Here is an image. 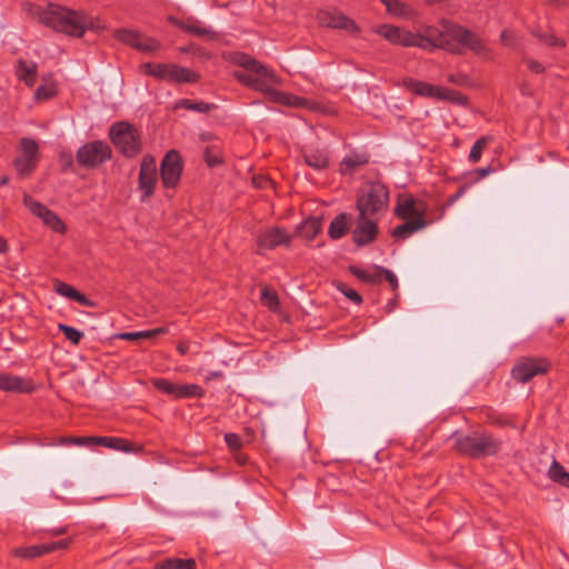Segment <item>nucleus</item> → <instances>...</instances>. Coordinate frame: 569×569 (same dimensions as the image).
I'll return each mask as SVG.
<instances>
[{
  "mask_svg": "<svg viewBox=\"0 0 569 569\" xmlns=\"http://www.w3.org/2000/svg\"><path fill=\"white\" fill-rule=\"evenodd\" d=\"M0 390L7 392H31L33 385L30 380L22 377L0 372Z\"/></svg>",
  "mask_w": 569,
  "mask_h": 569,
  "instance_id": "nucleus-21",
  "label": "nucleus"
},
{
  "mask_svg": "<svg viewBox=\"0 0 569 569\" xmlns=\"http://www.w3.org/2000/svg\"><path fill=\"white\" fill-rule=\"evenodd\" d=\"M94 437H68L61 438L60 443L62 445H74V446H91L94 442Z\"/></svg>",
  "mask_w": 569,
  "mask_h": 569,
  "instance_id": "nucleus-45",
  "label": "nucleus"
},
{
  "mask_svg": "<svg viewBox=\"0 0 569 569\" xmlns=\"http://www.w3.org/2000/svg\"><path fill=\"white\" fill-rule=\"evenodd\" d=\"M177 349L181 355H186L188 351V346L184 343H180Z\"/></svg>",
  "mask_w": 569,
  "mask_h": 569,
  "instance_id": "nucleus-58",
  "label": "nucleus"
},
{
  "mask_svg": "<svg viewBox=\"0 0 569 569\" xmlns=\"http://www.w3.org/2000/svg\"><path fill=\"white\" fill-rule=\"evenodd\" d=\"M348 216L346 213L338 214L330 223L328 233L332 239H340L349 229Z\"/></svg>",
  "mask_w": 569,
  "mask_h": 569,
  "instance_id": "nucleus-32",
  "label": "nucleus"
},
{
  "mask_svg": "<svg viewBox=\"0 0 569 569\" xmlns=\"http://www.w3.org/2000/svg\"><path fill=\"white\" fill-rule=\"evenodd\" d=\"M481 173L485 176V174H488L489 173V169H482L481 170Z\"/></svg>",
  "mask_w": 569,
  "mask_h": 569,
  "instance_id": "nucleus-61",
  "label": "nucleus"
},
{
  "mask_svg": "<svg viewBox=\"0 0 569 569\" xmlns=\"http://www.w3.org/2000/svg\"><path fill=\"white\" fill-rule=\"evenodd\" d=\"M151 383L160 392L176 399L202 398L204 396L203 388L196 383L179 385L164 378H153Z\"/></svg>",
  "mask_w": 569,
  "mask_h": 569,
  "instance_id": "nucleus-10",
  "label": "nucleus"
},
{
  "mask_svg": "<svg viewBox=\"0 0 569 569\" xmlns=\"http://www.w3.org/2000/svg\"><path fill=\"white\" fill-rule=\"evenodd\" d=\"M405 223L397 226L392 230V236L398 239H406L411 236L413 232L421 230L426 227V221L423 217H418L416 219H407Z\"/></svg>",
  "mask_w": 569,
  "mask_h": 569,
  "instance_id": "nucleus-26",
  "label": "nucleus"
},
{
  "mask_svg": "<svg viewBox=\"0 0 569 569\" xmlns=\"http://www.w3.org/2000/svg\"><path fill=\"white\" fill-rule=\"evenodd\" d=\"M337 288L356 305H360L362 302L361 296L356 290L348 288L343 283H339Z\"/></svg>",
  "mask_w": 569,
  "mask_h": 569,
  "instance_id": "nucleus-47",
  "label": "nucleus"
},
{
  "mask_svg": "<svg viewBox=\"0 0 569 569\" xmlns=\"http://www.w3.org/2000/svg\"><path fill=\"white\" fill-rule=\"evenodd\" d=\"M421 41L420 33L418 32H411L407 29H403L402 33L399 37V40L397 42V46L402 47H417L420 49V47H426L425 43H419Z\"/></svg>",
  "mask_w": 569,
  "mask_h": 569,
  "instance_id": "nucleus-35",
  "label": "nucleus"
},
{
  "mask_svg": "<svg viewBox=\"0 0 569 569\" xmlns=\"http://www.w3.org/2000/svg\"><path fill=\"white\" fill-rule=\"evenodd\" d=\"M548 476L553 482L569 488V472L558 461H552Z\"/></svg>",
  "mask_w": 569,
  "mask_h": 569,
  "instance_id": "nucleus-34",
  "label": "nucleus"
},
{
  "mask_svg": "<svg viewBox=\"0 0 569 569\" xmlns=\"http://www.w3.org/2000/svg\"><path fill=\"white\" fill-rule=\"evenodd\" d=\"M8 181H9V178H8L7 176H3V177L0 179V184H1V186H4V184H7V183H8Z\"/></svg>",
  "mask_w": 569,
  "mask_h": 569,
  "instance_id": "nucleus-59",
  "label": "nucleus"
},
{
  "mask_svg": "<svg viewBox=\"0 0 569 569\" xmlns=\"http://www.w3.org/2000/svg\"><path fill=\"white\" fill-rule=\"evenodd\" d=\"M53 287H54V290H56L57 293H59L62 297L69 298L71 300H73V298H74V296H76V293L78 291L73 287H71L70 284H68L66 282H62V281H59V280H56L53 282Z\"/></svg>",
  "mask_w": 569,
  "mask_h": 569,
  "instance_id": "nucleus-43",
  "label": "nucleus"
},
{
  "mask_svg": "<svg viewBox=\"0 0 569 569\" xmlns=\"http://www.w3.org/2000/svg\"><path fill=\"white\" fill-rule=\"evenodd\" d=\"M301 152L305 163L316 170H323L329 164V152L325 148L306 147Z\"/></svg>",
  "mask_w": 569,
  "mask_h": 569,
  "instance_id": "nucleus-22",
  "label": "nucleus"
},
{
  "mask_svg": "<svg viewBox=\"0 0 569 569\" xmlns=\"http://www.w3.org/2000/svg\"><path fill=\"white\" fill-rule=\"evenodd\" d=\"M527 66L535 73H541L545 71L543 66L536 60H531V59L527 60Z\"/></svg>",
  "mask_w": 569,
  "mask_h": 569,
  "instance_id": "nucleus-54",
  "label": "nucleus"
},
{
  "mask_svg": "<svg viewBox=\"0 0 569 569\" xmlns=\"http://www.w3.org/2000/svg\"><path fill=\"white\" fill-rule=\"evenodd\" d=\"M93 442V445L104 446L124 452H129L131 450V442L122 438L94 437Z\"/></svg>",
  "mask_w": 569,
  "mask_h": 569,
  "instance_id": "nucleus-33",
  "label": "nucleus"
},
{
  "mask_svg": "<svg viewBox=\"0 0 569 569\" xmlns=\"http://www.w3.org/2000/svg\"><path fill=\"white\" fill-rule=\"evenodd\" d=\"M396 213L402 219H416L423 217V209L418 206L412 197H406L398 201Z\"/></svg>",
  "mask_w": 569,
  "mask_h": 569,
  "instance_id": "nucleus-25",
  "label": "nucleus"
},
{
  "mask_svg": "<svg viewBox=\"0 0 569 569\" xmlns=\"http://www.w3.org/2000/svg\"><path fill=\"white\" fill-rule=\"evenodd\" d=\"M58 329L61 332H63L66 338L68 340H70L73 345H78L80 342L81 338L83 337V333L81 331H79L78 329H76L73 327L67 326V325L60 323L58 326Z\"/></svg>",
  "mask_w": 569,
  "mask_h": 569,
  "instance_id": "nucleus-42",
  "label": "nucleus"
},
{
  "mask_svg": "<svg viewBox=\"0 0 569 569\" xmlns=\"http://www.w3.org/2000/svg\"><path fill=\"white\" fill-rule=\"evenodd\" d=\"M456 448L463 455L482 458L495 455L499 450L500 443L489 435L473 432L458 437Z\"/></svg>",
  "mask_w": 569,
  "mask_h": 569,
  "instance_id": "nucleus-7",
  "label": "nucleus"
},
{
  "mask_svg": "<svg viewBox=\"0 0 569 569\" xmlns=\"http://www.w3.org/2000/svg\"><path fill=\"white\" fill-rule=\"evenodd\" d=\"M161 44L157 39L146 37L143 34H139V39L136 44L137 50L148 53L159 50Z\"/></svg>",
  "mask_w": 569,
  "mask_h": 569,
  "instance_id": "nucleus-37",
  "label": "nucleus"
},
{
  "mask_svg": "<svg viewBox=\"0 0 569 569\" xmlns=\"http://www.w3.org/2000/svg\"><path fill=\"white\" fill-rule=\"evenodd\" d=\"M71 540L62 539L59 541L33 545L29 547H21L12 550V555L23 559H34L46 553L53 552L58 549H66L69 547Z\"/></svg>",
  "mask_w": 569,
  "mask_h": 569,
  "instance_id": "nucleus-19",
  "label": "nucleus"
},
{
  "mask_svg": "<svg viewBox=\"0 0 569 569\" xmlns=\"http://www.w3.org/2000/svg\"><path fill=\"white\" fill-rule=\"evenodd\" d=\"M267 96L271 101L287 107L303 108L312 111H318L320 109L319 103L316 101L308 100L297 94L282 92L271 87L269 88Z\"/></svg>",
  "mask_w": 569,
  "mask_h": 569,
  "instance_id": "nucleus-18",
  "label": "nucleus"
},
{
  "mask_svg": "<svg viewBox=\"0 0 569 569\" xmlns=\"http://www.w3.org/2000/svg\"><path fill=\"white\" fill-rule=\"evenodd\" d=\"M171 20L180 29H182L186 32H189L191 34H194L197 37L208 38V39H216L217 38V33L212 29L206 28V27H201V26H199V23L197 21H194V22H182V21H176L173 19H171Z\"/></svg>",
  "mask_w": 569,
  "mask_h": 569,
  "instance_id": "nucleus-28",
  "label": "nucleus"
},
{
  "mask_svg": "<svg viewBox=\"0 0 569 569\" xmlns=\"http://www.w3.org/2000/svg\"><path fill=\"white\" fill-rule=\"evenodd\" d=\"M317 19L320 24L328 28L346 30L352 34H358L360 32V28L356 21L337 9L321 10L318 12Z\"/></svg>",
  "mask_w": 569,
  "mask_h": 569,
  "instance_id": "nucleus-16",
  "label": "nucleus"
},
{
  "mask_svg": "<svg viewBox=\"0 0 569 569\" xmlns=\"http://www.w3.org/2000/svg\"><path fill=\"white\" fill-rule=\"evenodd\" d=\"M322 229V219L319 217L305 220L299 227V234L307 241L313 240Z\"/></svg>",
  "mask_w": 569,
  "mask_h": 569,
  "instance_id": "nucleus-27",
  "label": "nucleus"
},
{
  "mask_svg": "<svg viewBox=\"0 0 569 569\" xmlns=\"http://www.w3.org/2000/svg\"><path fill=\"white\" fill-rule=\"evenodd\" d=\"M17 76L20 80H22L27 86L31 87L36 82L37 77V66L31 61H19Z\"/></svg>",
  "mask_w": 569,
  "mask_h": 569,
  "instance_id": "nucleus-30",
  "label": "nucleus"
},
{
  "mask_svg": "<svg viewBox=\"0 0 569 569\" xmlns=\"http://www.w3.org/2000/svg\"><path fill=\"white\" fill-rule=\"evenodd\" d=\"M492 138L489 136L481 137L478 139L475 144L471 147L469 153V160L472 163H476L480 160L482 151L487 148V146L491 142Z\"/></svg>",
  "mask_w": 569,
  "mask_h": 569,
  "instance_id": "nucleus-36",
  "label": "nucleus"
},
{
  "mask_svg": "<svg viewBox=\"0 0 569 569\" xmlns=\"http://www.w3.org/2000/svg\"><path fill=\"white\" fill-rule=\"evenodd\" d=\"M449 80H450L451 82H455V81H456V80H455V77H450V79H449Z\"/></svg>",
  "mask_w": 569,
  "mask_h": 569,
  "instance_id": "nucleus-62",
  "label": "nucleus"
},
{
  "mask_svg": "<svg viewBox=\"0 0 569 569\" xmlns=\"http://www.w3.org/2000/svg\"><path fill=\"white\" fill-rule=\"evenodd\" d=\"M386 280L389 282L390 287L395 290L398 288V279L393 272L390 270H383Z\"/></svg>",
  "mask_w": 569,
  "mask_h": 569,
  "instance_id": "nucleus-52",
  "label": "nucleus"
},
{
  "mask_svg": "<svg viewBox=\"0 0 569 569\" xmlns=\"http://www.w3.org/2000/svg\"><path fill=\"white\" fill-rule=\"evenodd\" d=\"M402 87L412 94L429 98L433 100L451 101L457 104H465L467 99L461 93L450 90L446 87L431 84L413 78H405Z\"/></svg>",
  "mask_w": 569,
  "mask_h": 569,
  "instance_id": "nucleus-5",
  "label": "nucleus"
},
{
  "mask_svg": "<svg viewBox=\"0 0 569 569\" xmlns=\"http://www.w3.org/2000/svg\"><path fill=\"white\" fill-rule=\"evenodd\" d=\"M154 569H197L196 560L192 558H167L154 565Z\"/></svg>",
  "mask_w": 569,
  "mask_h": 569,
  "instance_id": "nucleus-29",
  "label": "nucleus"
},
{
  "mask_svg": "<svg viewBox=\"0 0 569 569\" xmlns=\"http://www.w3.org/2000/svg\"><path fill=\"white\" fill-rule=\"evenodd\" d=\"M158 181L156 160L152 156H143L139 170V190L142 192L141 200H146L153 194Z\"/></svg>",
  "mask_w": 569,
  "mask_h": 569,
  "instance_id": "nucleus-15",
  "label": "nucleus"
},
{
  "mask_svg": "<svg viewBox=\"0 0 569 569\" xmlns=\"http://www.w3.org/2000/svg\"><path fill=\"white\" fill-rule=\"evenodd\" d=\"M551 365L543 358H523L511 370L515 380L526 383L538 375L547 373Z\"/></svg>",
  "mask_w": 569,
  "mask_h": 569,
  "instance_id": "nucleus-12",
  "label": "nucleus"
},
{
  "mask_svg": "<svg viewBox=\"0 0 569 569\" xmlns=\"http://www.w3.org/2000/svg\"><path fill=\"white\" fill-rule=\"evenodd\" d=\"M204 160L210 167H214L222 161V157L219 150L207 148L204 151Z\"/></svg>",
  "mask_w": 569,
  "mask_h": 569,
  "instance_id": "nucleus-46",
  "label": "nucleus"
},
{
  "mask_svg": "<svg viewBox=\"0 0 569 569\" xmlns=\"http://www.w3.org/2000/svg\"><path fill=\"white\" fill-rule=\"evenodd\" d=\"M8 249L7 242L3 238L0 237V253L6 252Z\"/></svg>",
  "mask_w": 569,
  "mask_h": 569,
  "instance_id": "nucleus-57",
  "label": "nucleus"
},
{
  "mask_svg": "<svg viewBox=\"0 0 569 569\" xmlns=\"http://www.w3.org/2000/svg\"><path fill=\"white\" fill-rule=\"evenodd\" d=\"M291 236L279 227H272L261 231L257 238L258 252L262 253L264 250H272L278 246H289Z\"/></svg>",
  "mask_w": 569,
  "mask_h": 569,
  "instance_id": "nucleus-17",
  "label": "nucleus"
},
{
  "mask_svg": "<svg viewBox=\"0 0 569 569\" xmlns=\"http://www.w3.org/2000/svg\"><path fill=\"white\" fill-rule=\"evenodd\" d=\"M375 219L373 216H361L359 213L358 224L353 232V239L358 244H367L376 238L378 228Z\"/></svg>",
  "mask_w": 569,
  "mask_h": 569,
  "instance_id": "nucleus-20",
  "label": "nucleus"
},
{
  "mask_svg": "<svg viewBox=\"0 0 569 569\" xmlns=\"http://www.w3.org/2000/svg\"><path fill=\"white\" fill-rule=\"evenodd\" d=\"M120 339L123 340H137V339H148V333L146 331H134V332H124L119 336Z\"/></svg>",
  "mask_w": 569,
  "mask_h": 569,
  "instance_id": "nucleus-49",
  "label": "nucleus"
},
{
  "mask_svg": "<svg viewBox=\"0 0 569 569\" xmlns=\"http://www.w3.org/2000/svg\"><path fill=\"white\" fill-rule=\"evenodd\" d=\"M369 162V158L363 152H351L346 156L341 162L339 171L341 174H352L358 169L362 168Z\"/></svg>",
  "mask_w": 569,
  "mask_h": 569,
  "instance_id": "nucleus-24",
  "label": "nucleus"
},
{
  "mask_svg": "<svg viewBox=\"0 0 569 569\" xmlns=\"http://www.w3.org/2000/svg\"><path fill=\"white\" fill-rule=\"evenodd\" d=\"M177 107H182L188 110L197 111V112H209L214 108L213 104L206 102H193L191 100L184 99L177 103Z\"/></svg>",
  "mask_w": 569,
  "mask_h": 569,
  "instance_id": "nucleus-39",
  "label": "nucleus"
},
{
  "mask_svg": "<svg viewBox=\"0 0 569 569\" xmlns=\"http://www.w3.org/2000/svg\"><path fill=\"white\" fill-rule=\"evenodd\" d=\"M111 157L110 147L103 141H93L82 146L77 152V160L84 167H97Z\"/></svg>",
  "mask_w": 569,
  "mask_h": 569,
  "instance_id": "nucleus-14",
  "label": "nucleus"
},
{
  "mask_svg": "<svg viewBox=\"0 0 569 569\" xmlns=\"http://www.w3.org/2000/svg\"><path fill=\"white\" fill-rule=\"evenodd\" d=\"M386 6L387 12L399 19L410 20L417 17V11L408 3L400 0H380Z\"/></svg>",
  "mask_w": 569,
  "mask_h": 569,
  "instance_id": "nucleus-23",
  "label": "nucleus"
},
{
  "mask_svg": "<svg viewBox=\"0 0 569 569\" xmlns=\"http://www.w3.org/2000/svg\"><path fill=\"white\" fill-rule=\"evenodd\" d=\"M74 301L79 302L81 306H84V307H94V302L91 301L90 299H88L84 295H82L81 292L77 291L74 298H73Z\"/></svg>",
  "mask_w": 569,
  "mask_h": 569,
  "instance_id": "nucleus-50",
  "label": "nucleus"
},
{
  "mask_svg": "<svg viewBox=\"0 0 569 569\" xmlns=\"http://www.w3.org/2000/svg\"><path fill=\"white\" fill-rule=\"evenodd\" d=\"M40 158L39 146L31 138H22L19 143V154L13 161L18 174L28 177L37 167Z\"/></svg>",
  "mask_w": 569,
  "mask_h": 569,
  "instance_id": "nucleus-9",
  "label": "nucleus"
},
{
  "mask_svg": "<svg viewBox=\"0 0 569 569\" xmlns=\"http://www.w3.org/2000/svg\"><path fill=\"white\" fill-rule=\"evenodd\" d=\"M167 332H168V328L167 327H159V328H156V329H152V330H147L148 339L149 338H153V337L159 336V335H164Z\"/></svg>",
  "mask_w": 569,
  "mask_h": 569,
  "instance_id": "nucleus-55",
  "label": "nucleus"
},
{
  "mask_svg": "<svg viewBox=\"0 0 569 569\" xmlns=\"http://www.w3.org/2000/svg\"><path fill=\"white\" fill-rule=\"evenodd\" d=\"M56 94V86L53 82H44L34 93L37 100H47Z\"/></svg>",
  "mask_w": 569,
  "mask_h": 569,
  "instance_id": "nucleus-41",
  "label": "nucleus"
},
{
  "mask_svg": "<svg viewBox=\"0 0 569 569\" xmlns=\"http://www.w3.org/2000/svg\"><path fill=\"white\" fill-rule=\"evenodd\" d=\"M232 62L242 67L246 71H234L233 77L242 84L253 88L267 96L270 83H280L279 78L268 67L250 56L236 52Z\"/></svg>",
  "mask_w": 569,
  "mask_h": 569,
  "instance_id": "nucleus-3",
  "label": "nucleus"
},
{
  "mask_svg": "<svg viewBox=\"0 0 569 569\" xmlns=\"http://www.w3.org/2000/svg\"><path fill=\"white\" fill-rule=\"evenodd\" d=\"M139 34V32L130 29H118L114 31V38L133 48H136Z\"/></svg>",
  "mask_w": 569,
  "mask_h": 569,
  "instance_id": "nucleus-38",
  "label": "nucleus"
},
{
  "mask_svg": "<svg viewBox=\"0 0 569 569\" xmlns=\"http://www.w3.org/2000/svg\"><path fill=\"white\" fill-rule=\"evenodd\" d=\"M109 137L119 152L126 157H134L141 150L140 134L129 122L120 121L112 124Z\"/></svg>",
  "mask_w": 569,
  "mask_h": 569,
  "instance_id": "nucleus-8",
  "label": "nucleus"
},
{
  "mask_svg": "<svg viewBox=\"0 0 569 569\" xmlns=\"http://www.w3.org/2000/svg\"><path fill=\"white\" fill-rule=\"evenodd\" d=\"M402 31H403V28L388 24V23L379 24L373 28L375 33L382 37L383 39H386L387 41H389L392 44H397Z\"/></svg>",
  "mask_w": 569,
  "mask_h": 569,
  "instance_id": "nucleus-31",
  "label": "nucleus"
},
{
  "mask_svg": "<svg viewBox=\"0 0 569 569\" xmlns=\"http://www.w3.org/2000/svg\"><path fill=\"white\" fill-rule=\"evenodd\" d=\"M500 40L501 42L505 44V46H508V47H511L513 46V42H515V38H513V34L508 31V30H503L500 34Z\"/></svg>",
  "mask_w": 569,
  "mask_h": 569,
  "instance_id": "nucleus-51",
  "label": "nucleus"
},
{
  "mask_svg": "<svg viewBox=\"0 0 569 569\" xmlns=\"http://www.w3.org/2000/svg\"><path fill=\"white\" fill-rule=\"evenodd\" d=\"M183 162L176 150L168 151L160 163L161 182L167 189H174L181 178Z\"/></svg>",
  "mask_w": 569,
  "mask_h": 569,
  "instance_id": "nucleus-11",
  "label": "nucleus"
},
{
  "mask_svg": "<svg viewBox=\"0 0 569 569\" xmlns=\"http://www.w3.org/2000/svg\"><path fill=\"white\" fill-rule=\"evenodd\" d=\"M543 41L549 46L560 47V48L565 47V41L556 38L555 36H546L543 38Z\"/></svg>",
  "mask_w": 569,
  "mask_h": 569,
  "instance_id": "nucleus-53",
  "label": "nucleus"
},
{
  "mask_svg": "<svg viewBox=\"0 0 569 569\" xmlns=\"http://www.w3.org/2000/svg\"><path fill=\"white\" fill-rule=\"evenodd\" d=\"M218 377H221V373H220V372H213V373H211V376L208 378V380H209L210 378H218Z\"/></svg>",
  "mask_w": 569,
  "mask_h": 569,
  "instance_id": "nucleus-60",
  "label": "nucleus"
},
{
  "mask_svg": "<svg viewBox=\"0 0 569 569\" xmlns=\"http://www.w3.org/2000/svg\"><path fill=\"white\" fill-rule=\"evenodd\" d=\"M224 440L230 450H239L242 446L241 439L237 433H226Z\"/></svg>",
  "mask_w": 569,
  "mask_h": 569,
  "instance_id": "nucleus-48",
  "label": "nucleus"
},
{
  "mask_svg": "<svg viewBox=\"0 0 569 569\" xmlns=\"http://www.w3.org/2000/svg\"><path fill=\"white\" fill-rule=\"evenodd\" d=\"M23 203L32 214L38 217L43 222V224L50 228L52 231L61 234L67 231V226L60 219V217L47 208L43 203L37 201L29 194L23 196Z\"/></svg>",
  "mask_w": 569,
  "mask_h": 569,
  "instance_id": "nucleus-13",
  "label": "nucleus"
},
{
  "mask_svg": "<svg viewBox=\"0 0 569 569\" xmlns=\"http://www.w3.org/2000/svg\"><path fill=\"white\" fill-rule=\"evenodd\" d=\"M140 69L143 73L163 81L193 83L199 80V76L196 72L174 63L146 62L141 64Z\"/></svg>",
  "mask_w": 569,
  "mask_h": 569,
  "instance_id": "nucleus-6",
  "label": "nucleus"
},
{
  "mask_svg": "<svg viewBox=\"0 0 569 569\" xmlns=\"http://www.w3.org/2000/svg\"><path fill=\"white\" fill-rule=\"evenodd\" d=\"M440 26L441 29L427 26L422 32H419L421 37L420 42L426 46L420 47V49L426 51L442 49L451 53H461V47H463L485 58L491 57L490 48L473 31L452 23L447 19H441Z\"/></svg>",
  "mask_w": 569,
  "mask_h": 569,
  "instance_id": "nucleus-1",
  "label": "nucleus"
},
{
  "mask_svg": "<svg viewBox=\"0 0 569 569\" xmlns=\"http://www.w3.org/2000/svg\"><path fill=\"white\" fill-rule=\"evenodd\" d=\"M50 532H51L53 536L63 535V533H66V532H67V527L56 528V529L50 530Z\"/></svg>",
  "mask_w": 569,
  "mask_h": 569,
  "instance_id": "nucleus-56",
  "label": "nucleus"
},
{
  "mask_svg": "<svg viewBox=\"0 0 569 569\" xmlns=\"http://www.w3.org/2000/svg\"><path fill=\"white\" fill-rule=\"evenodd\" d=\"M33 16L40 23L72 37H82L86 30L93 28L92 19L84 13L57 4L38 8Z\"/></svg>",
  "mask_w": 569,
  "mask_h": 569,
  "instance_id": "nucleus-2",
  "label": "nucleus"
},
{
  "mask_svg": "<svg viewBox=\"0 0 569 569\" xmlns=\"http://www.w3.org/2000/svg\"><path fill=\"white\" fill-rule=\"evenodd\" d=\"M261 302L268 307L270 310H276L279 306V299L277 293L269 289L264 288L261 292Z\"/></svg>",
  "mask_w": 569,
  "mask_h": 569,
  "instance_id": "nucleus-40",
  "label": "nucleus"
},
{
  "mask_svg": "<svg viewBox=\"0 0 569 569\" xmlns=\"http://www.w3.org/2000/svg\"><path fill=\"white\" fill-rule=\"evenodd\" d=\"M351 272L360 280L365 281V282H368V283H375L377 282L378 280H380V274L379 273H372V272H369L367 270H363V269H359V268H356V267H352L351 269Z\"/></svg>",
  "mask_w": 569,
  "mask_h": 569,
  "instance_id": "nucleus-44",
  "label": "nucleus"
},
{
  "mask_svg": "<svg viewBox=\"0 0 569 569\" xmlns=\"http://www.w3.org/2000/svg\"><path fill=\"white\" fill-rule=\"evenodd\" d=\"M388 204V191L379 182L363 186L357 199V209L361 216H373L386 210Z\"/></svg>",
  "mask_w": 569,
  "mask_h": 569,
  "instance_id": "nucleus-4",
  "label": "nucleus"
}]
</instances>
